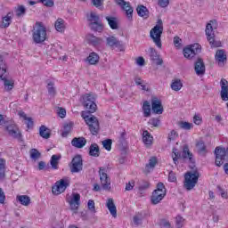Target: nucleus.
Instances as JSON below:
<instances>
[{"label": "nucleus", "instance_id": "42", "mask_svg": "<svg viewBox=\"0 0 228 228\" xmlns=\"http://www.w3.org/2000/svg\"><path fill=\"white\" fill-rule=\"evenodd\" d=\"M12 12H9L3 18L2 28H8V26H10L12 22Z\"/></svg>", "mask_w": 228, "mask_h": 228}, {"label": "nucleus", "instance_id": "20", "mask_svg": "<svg viewBox=\"0 0 228 228\" xmlns=\"http://www.w3.org/2000/svg\"><path fill=\"white\" fill-rule=\"evenodd\" d=\"M107 45L110 47H117L119 51H124V45L122 41H119L115 37H107Z\"/></svg>", "mask_w": 228, "mask_h": 228}, {"label": "nucleus", "instance_id": "14", "mask_svg": "<svg viewBox=\"0 0 228 228\" xmlns=\"http://www.w3.org/2000/svg\"><path fill=\"white\" fill-rule=\"evenodd\" d=\"M69 184V180L61 179L55 183L54 186L52 187V192L53 195H61V193H63V191L67 190Z\"/></svg>", "mask_w": 228, "mask_h": 228}, {"label": "nucleus", "instance_id": "56", "mask_svg": "<svg viewBox=\"0 0 228 228\" xmlns=\"http://www.w3.org/2000/svg\"><path fill=\"white\" fill-rule=\"evenodd\" d=\"M177 136H178L177 132H175V130H172L168 134L167 140L168 142H172L175 140Z\"/></svg>", "mask_w": 228, "mask_h": 228}, {"label": "nucleus", "instance_id": "17", "mask_svg": "<svg viewBox=\"0 0 228 228\" xmlns=\"http://www.w3.org/2000/svg\"><path fill=\"white\" fill-rule=\"evenodd\" d=\"M194 71L197 76H204L206 74V64L202 58H198L194 62Z\"/></svg>", "mask_w": 228, "mask_h": 228}, {"label": "nucleus", "instance_id": "41", "mask_svg": "<svg viewBox=\"0 0 228 228\" xmlns=\"http://www.w3.org/2000/svg\"><path fill=\"white\" fill-rule=\"evenodd\" d=\"M8 66L6 65V61L4 60V56L0 55V73L1 74H8L6 72Z\"/></svg>", "mask_w": 228, "mask_h": 228}, {"label": "nucleus", "instance_id": "23", "mask_svg": "<svg viewBox=\"0 0 228 228\" xmlns=\"http://www.w3.org/2000/svg\"><path fill=\"white\" fill-rule=\"evenodd\" d=\"M71 145L77 149H83L86 145V139L85 137H75L71 141Z\"/></svg>", "mask_w": 228, "mask_h": 228}, {"label": "nucleus", "instance_id": "62", "mask_svg": "<svg viewBox=\"0 0 228 228\" xmlns=\"http://www.w3.org/2000/svg\"><path fill=\"white\" fill-rule=\"evenodd\" d=\"M58 115H59V117H61V118H65V117L67 115V110H65V109H63V108H60Z\"/></svg>", "mask_w": 228, "mask_h": 228}, {"label": "nucleus", "instance_id": "2", "mask_svg": "<svg viewBox=\"0 0 228 228\" xmlns=\"http://www.w3.org/2000/svg\"><path fill=\"white\" fill-rule=\"evenodd\" d=\"M173 154L174 155L172 156V158L175 165H177V161L180 158H182L183 159H188L189 163L195 165V159H193V153L190 151L188 144L183 145L182 155L177 148H173Z\"/></svg>", "mask_w": 228, "mask_h": 228}, {"label": "nucleus", "instance_id": "40", "mask_svg": "<svg viewBox=\"0 0 228 228\" xmlns=\"http://www.w3.org/2000/svg\"><path fill=\"white\" fill-rule=\"evenodd\" d=\"M72 126H74V124H72V123H69V124L64 125L63 131L61 133V136L63 138H67L69 136V134L72 131Z\"/></svg>", "mask_w": 228, "mask_h": 228}, {"label": "nucleus", "instance_id": "6", "mask_svg": "<svg viewBox=\"0 0 228 228\" xmlns=\"http://www.w3.org/2000/svg\"><path fill=\"white\" fill-rule=\"evenodd\" d=\"M199 177H200V174L199 171H194L193 173L188 172L184 175L183 186L185 190L190 191L195 188L197 183H199Z\"/></svg>", "mask_w": 228, "mask_h": 228}, {"label": "nucleus", "instance_id": "61", "mask_svg": "<svg viewBox=\"0 0 228 228\" xmlns=\"http://www.w3.org/2000/svg\"><path fill=\"white\" fill-rule=\"evenodd\" d=\"M136 64L139 65V67H143V65H145V59H143V57H138L136 59Z\"/></svg>", "mask_w": 228, "mask_h": 228}, {"label": "nucleus", "instance_id": "10", "mask_svg": "<svg viewBox=\"0 0 228 228\" xmlns=\"http://www.w3.org/2000/svg\"><path fill=\"white\" fill-rule=\"evenodd\" d=\"M82 104L88 113H95L97 111V104H95V98L92 94H85L82 96Z\"/></svg>", "mask_w": 228, "mask_h": 228}, {"label": "nucleus", "instance_id": "31", "mask_svg": "<svg viewBox=\"0 0 228 228\" xmlns=\"http://www.w3.org/2000/svg\"><path fill=\"white\" fill-rule=\"evenodd\" d=\"M16 200H18L21 206H29L31 204V198L28 195H18Z\"/></svg>", "mask_w": 228, "mask_h": 228}, {"label": "nucleus", "instance_id": "32", "mask_svg": "<svg viewBox=\"0 0 228 228\" xmlns=\"http://www.w3.org/2000/svg\"><path fill=\"white\" fill-rule=\"evenodd\" d=\"M60 159H61V155H53L51 157L50 165L53 170H58L60 165Z\"/></svg>", "mask_w": 228, "mask_h": 228}, {"label": "nucleus", "instance_id": "38", "mask_svg": "<svg viewBox=\"0 0 228 228\" xmlns=\"http://www.w3.org/2000/svg\"><path fill=\"white\" fill-rule=\"evenodd\" d=\"M6 160L4 159H0V179H4L6 177Z\"/></svg>", "mask_w": 228, "mask_h": 228}, {"label": "nucleus", "instance_id": "45", "mask_svg": "<svg viewBox=\"0 0 228 228\" xmlns=\"http://www.w3.org/2000/svg\"><path fill=\"white\" fill-rule=\"evenodd\" d=\"M149 188H151V183H149V181H146V180H142L139 185V191L149 190Z\"/></svg>", "mask_w": 228, "mask_h": 228}, {"label": "nucleus", "instance_id": "46", "mask_svg": "<svg viewBox=\"0 0 228 228\" xmlns=\"http://www.w3.org/2000/svg\"><path fill=\"white\" fill-rule=\"evenodd\" d=\"M158 165V158L151 157L149 160V163L146 164V168H154Z\"/></svg>", "mask_w": 228, "mask_h": 228}, {"label": "nucleus", "instance_id": "55", "mask_svg": "<svg viewBox=\"0 0 228 228\" xmlns=\"http://www.w3.org/2000/svg\"><path fill=\"white\" fill-rule=\"evenodd\" d=\"M176 225H177V228H181L184 225V218H183V216H176Z\"/></svg>", "mask_w": 228, "mask_h": 228}, {"label": "nucleus", "instance_id": "21", "mask_svg": "<svg viewBox=\"0 0 228 228\" xmlns=\"http://www.w3.org/2000/svg\"><path fill=\"white\" fill-rule=\"evenodd\" d=\"M220 85H221V99L222 101H228V81L225 78H222Z\"/></svg>", "mask_w": 228, "mask_h": 228}, {"label": "nucleus", "instance_id": "53", "mask_svg": "<svg viewBox=\"0 0 228 228\" xmlns=\"http://www.w3.org/2000/svg\"><path fill=\"white\" fill-rule=\"evenodd\" d=\"M48 94L50 95H54L56 94V89H54V84L53 82L48 83Z\"/></svg>", "mask_w": 228, "mask_h": 228}, {"label": "nucleus", "instance_id": "13", "mask_svg": "<svg viewBox=\"0 0 228 228\" xmlns=\"http://www.w3.org/2000/svg\"><path fill=\"white\" fill-rule=\"evenodd\" d=\"M6 131L9 136L14 138V140H18L19 142H23L22 133H20V129L17 126L16 124L12 123L6 126Z\"/></svg>", "mask_w": 228, "mask_h": 228}, {"label": "nucleus", "instance_id": "4", "mask_svg": "<svg viewBox=\"0 0 228 228\" xmlns=\"http://www.w3.org/2000/svg\"><path fill=\"white\" fill-rule=\"evenodd\" d=\"M211 23H208L206 26L205 33L207 35V40L209 45L213 47H222V42L215 39V31L216 29V20H211Z\"/></svg>", "mask_w": 228, "mask_h": 228}, {"label": "nucleus", "instance_id": "27", "mask_svg": "<svg viewBox=\"0 0 228 228\" xmlns=\"http://www.w3.org/2000/svg\"><path fill=\"white\" fill-rule=\"evenodd\" d=\"M105 20H107L110 29H118V18L114 16H106Z\"/></svg>", "mask_w": 228, "mask_h": 228}, {"label": "nucleus", "instance_id": "50", "mask_svg": "<svg viewBox=\"0 0 228 228\" xmlns=\"http://www.w3.org/2000/svg\"><path fill=\"white\" fill-rule=\"evenodd\" d=\"M26 14V8L23 5H20L16 10L17 17H22V15Z\"/></svg>", "mask_w": 228, "mask_h": 228}, {"label": "nucleus", "instance_id": "58", "mask_svg": "<svg viewBox=\"0 0 228 228\" xmlns=\"http://www.w3.org/2000/svg\"><path fill=\"white\" fill-rule=\"evenodd\" d=\"M181 42H182V40L180 39L179 37H174L175 47H177V49H181V47H182Z\"/></svg>", "mask_w": 228, "mask_h": 228}, {"label": "nucleus", "instance_id": "5", "mask_svg": "<svg viewBox=\"0 0 228 228\" xmlns=\"http://www.w3.org/2000/svg\"><path fill=\"white\" fill-rule=\"evenodd\" d=\"M37 27L33 30L32 38L35 44H42V42H45V38H47V28L42 22H37Z\"/></svg>", "mask_w": 228, "mask_h": 228}, {"label": "nucleus", "instance_id": "11", "mask_svg": "<svg viewBox=\"0 0 228 228\" xmlns=\"http://www.w3.org/2000/svg\"><path fill=\"white\" fill-rule=\"evenodd\" d=\"M107 172L108 171H106L105 167H100L99 176L102 188L107 191H110V190H111V180L110 179V176H108Z\"/></svg>", "mask_w": 228, "mask_h": 228}, {"label": "nucleus", "instance_id": "64", "mask_svg": "<svg viewBox=\"0 0 228 228\" xmlns=\"http://www.w3.org/2000/svg\"><path fill=\"white\" fill-rule=\"evenodd\" d=\"M25 120L27 121L26 124H27L28 129H31L34 126L33 118H28V119H25Z\"/></svg>", "mask_w": 228, "mask_h": 228}, {"label": "nucleus", "instance_id": "15", "mask_svg": "<svg viewBox=\"0 0 228 228\" xmlns=\"http://www.w3.org/2000/svg\"><path fill=\"white\" fill-rule=\"evenodd\" d=\"M83 170V158L81 155H77L72 159L70 172L72 174H77Z\"/></svg>", "mask_w": 228, "mask_h": 228}, {"label": "nucleus", "instance_id": "59", "mask_svg": "<svg viewBox=\"0 0 228 228\" xmlns=\"http://www.w3.org/2000/svg\"><path fill=\"white\" fill-rule=\"evenodd\" d=\"M168 181L170 183H175L177 181V177H175V173H174L173 171L169 172Z\"/></svg>", "mask_w": 228, "mask_h": 228}, {"label": "nucleus", "instance_id": "51", "mask_svg": "<svg viewBox=\"0 0 228 228\" xmlns=\"http://www.w3.org/2000/svg\"><path fill=\"white\" fill-rule=\"evenodd\" d=\"M148 124H151L153 127H159L160 120L158 118H152L149 120Z\"/></svg>", "mask_w": 228, "mask_h": 228}, {"label": "nucleus", "instance_id": "39", "mask_svg": "<svg viewBox=\"0 0 228 228\" xmlns=\"http://www.w3.org/2000/svg\"><path fill=\"white\" fill-rule=\"evenodd\" d=\"M143 117L149 118L151 117V103L148 101H145L142 104Z\"/></svg>", "mask_w": 228, "mask_h": 228}, {"label": "nucleus", "instance_id": "29", "mask_svg": "<svg viewBox=\"0 0 228 228\" xmlns=\"http://www.w3.org/2000/svg\"><path fill=\"white\" fill-rule=\"evenodd\" d=\"M39 134L41 138H44L45 140H49V138H51V130L47 128V126L42 125L39 128Z\"/></svg>", "mask_w": 228, "mask_h": 228}, {"label": "nucleus", "instance_id": "18", "mask_svg": "<svg viewBox=\"0 0 228 228\" xmlns=\"http://www.w3.org/2000/svg\"><path fill=\"white\" fill-rule=\"evenodd\" d=\"M151 110L155 115H163V104L159 99L156 97L151 99Z\"/></svg>", "mask_w": 228, "mask_h": 228}, {"label": "nucleus", "instance_id": "43", "mask_svg": "<svg viewBox=\"0 0 228 228\" xmlns=\"http://www.w3.org/2000/svg\"><path fill=\"white\" fill-rule=\"evenodd\" d=\"M171 88L175 92H179L183 88V82L181 80L176 79L171 84Z\"/></svg>", "mask_w": 228, "mask_h": 228}, {"label": "nucleus", "instance_id": "33", "mask_svg": "<svg viewBox=\"0 0 228 228\" xmlns=\"http://www.w3.org/2000/svg\"><path fill=\"white\" fill-rule=\"evenodd\" d=\"M137 14L139 17H142L143 19H149V9L145 7L144 5H139L136 8Z\"/></svg>", "mask_w": 228, "mask_h": 228}, {"label": "nucleus", "instance_id": "8", "mask_svg": "<svg viewBox=\"0 0 228 228\" xmlns=\"http://www.w3.org/2000/svg\"><path fill=\"white\" fill-rule=\"evenodd\" d=\"M216 154V167H222L223 163L228 161V147L217 146L215 150Z\"/></svg>", "mask_w": 228, "mask_h": 228}, {"label": "nucleus", "instance_id": "3", "mask_svg": "<svg viewBox=\"0 0 228 228\" xmlns=\"http://www.w3.org/2000/svg\"><path fill=\"white\" fill-rule=\"evenodd\" d=\"M165 197H167V188L165 187V183L159 182L157 183L156 189L151 193V202L153 206H157V204H159Z\"/></svg>", "mask_w": 228, "mask_h": 228}, {"label": "nucleus", "instance_id": "28", "mask_svg": "<svg viewBox=\"0 0 228 228\" xmlns=\"http://www.w3.org/2000/svg\"><path fill=\"white\" fill-rule=\"evenodd\" d=\"M101 154V150L99 149V145L97 143H93L89 147V156H93V158H99Z\"/></svg>", "mask_w": 228, "mask_h": 228}, {"label": "nucleus", "instance_id": "7", "mask_svg": "<svg viewBox=\"0 0 228 228\" xmlns=\"http://www.w3.org/2000/svg\"><path fill=\"white\" fill-rule=\"evenodd\" d=\"M87 20L90 22L89 28H91L93 31H98V33H101V31L104 29V25H102L101 16H99L97 12H91L87 17Z\"/></svg>", "mask_w": 228, "mask_h": 228}, {"label": "nucleus", "instance_id": "24", "mask_svg": "<svg viewBox=\"0 0 228 228\" xmlns=\"http://www.w3.org/2000/svg\"><path fill=\"white\" fill-rule=\"evenodd\" d=\"M106 208L109 209L113 218H117V206H115V202L112 198L107 200Z\"/></svg>", "mask_w": 228, "mask_h": 228}, {"label": "nucleus", "instance_id": "34", "mask_svg": "<svg viewBox=\"0 0 228 228\" xmlns=\"http://www.w3.org/2000/svg\"><path fill=\"white\" fill-rule=\"evenodd\" d=\"M55 29L59 31V33H63L65 31V20L61 18H59L55 21Z\"/></svg>", "mask_w": 228, "mask_h": 228}, {"label": "nucleus", "instance_id": "49", "mask_svg": "<svg viewBox=\"0 0 228 228\" xmlns=\"http://www.w3.org/2000/svg\"><path fill=\"white\" fill-rule=\"evenodd\" d=\"M126 136H127V133H126V130L120 133L118 142L121 145H126Z\"/></svg>", "mask_w": 228, "mask_h": 228}, {"label": "nucleus", "instance_id": "63", "mask_svg": "<svg viewBox=\"0 0 228 228\" xmlns=\"http://www.w3.org/2000/svg\"><path fill=\"white\" fill-rule=\"evenodd\" d=\"M103 2H104V0H92L94 6H95L96 8L102 6Z\"/></svg>", "mask_w": 228, "mask_h": 228}, {"label": "nucleus", "instance_id": "44", "mask_svg": "<svg viewBox=\"0 0 228 228\" xmlns=\"http://www.w3.org/2000/svg\"><path fill=\"white\" fill-rule=\"evenodd\" d=\"M42 154L40 153V151H38V150L37 149H32L30 151V158L31 159H34V161H37V159H40Z\"/></svg>", "mask_w": 228, "mask_h": 228}, {"label": "nucleus", "instance_id": "30", "mask_svg": "<svg viewBox=\"0 0 228 228\" xmlns=\"http://www.w3.org/2000/svg\"><path fill=\"white\" fill-rule=\"evenodd\" d=\"M215 58L218 63H225L227 61V55L224 50H217Z\"/></svg>", "mask_w": 228, "mask_h": 228}, {"label": "nucleus", "instance_id": "12", "mask_svg": "<svg viewBox=\"0 0 228 228\" xmlns=\"http://www.w3.org/2000/svg\"><path fill=\"white\" fill-rule=\"evenodd\" d=\"M200 51H202V46L199 44H194L183 49V56L187 58V60H191V58L199 54Z\"/></svg>", "mask_w": 228, "mask_h": 228}, {"label": "nucleus", "instance_id": "47", "mask_svg": "<svg viewBox=\"0 0 228 228\" xmlns=\"http://www.w3.org/2000/svg\"><path fill=\"white\" fill-rule=\"evenodd\" d=\"M179 126H180L181 129H185L186 131H190V129H191V127H193L192 124L186 122V121L180 122Z\"/></svg>", "mask_w": 228, "mask_h": 228}, {"label": "nucleus", "instance_id": "26", "mask_svg": "<svg viewBox=\"0 0 228 228\" xmlns=\"http://www.w3.org/2000/svg\"><path fill=\"white\" fill-rule=\"evenodd\" d=\"M0 79L4 81V85L6 90H13V81L8 79V73L1 74L0 73Z\"/></svg>", "mask_w": 228, "mask_h": 228}, {"label": "nucleus", "instance_id": "16", "mask_svg": "<svg viewBox=\"0 0 228 228\" xmlns=\"http://www.w3.org/2000/svg\"><path fill=\"white\" fill-rule=\"evenodd\" d=\"M67 202L69 204L71 211L77 212L81 204V195L79 193L73 192L71 198L67 200Z\"/></svg>", "mask_w": 228, "mask_h": 228}, {"label": "nucleus", "instance_id": "19", "mask_svg": "<svg viewBox=\"0 0 228 228\" xmlns=\"http://www.w3.org/2000/svg\"><path fill=\"white\" fill-rule=\"evenodd\" d=\"M116 3L118 6L122 7L126 13V17L131 20V19H133V7L129 5V3L125 2L124 0H116Z\"/></svg>", "mask_w": 228, "mask_h": 228}, {"label": "nucleus", "instance_id": "54", "mask_svg": "<svg viewBox=\"0 0 228 228\" xmlns=\"http://www.w3.org/2000/svg\"><path fill=\"white\" fill-rule=\"evenodd\" d=\"M87 208L89 211H92V213H95V202L93 200H88Z\"/></svg>", "mask_w": 228, "mask_h": 228}, {"label": "nucleus", "instance_id": "36", "mask_svg": "<svg viewBox=\"0 0 228 228\" xmlns=\"http://www.w3.org/2000/svg\"><path fill=\"white\" fill-rule=\"evenodd\" d=\"M197 150H198V153L200 156H206L208 150H206V144H204V142L200 141L197 144H196Z\"/></svg>", "mask_w": 228, "mask_h": 228}, {"label": "nucleus", "instance_id": "48", "mask_svg": "<svg viewBox=\"0 0 228 228\" xmlns=\"http://www.w3.org/2000/svg\"><path fill=\"white\" fill-rule=\"evenodd\" d=\"M113 143V141L111 139H107L102 141V145L106 151H111V145Z\"/></svg>", "mask_w": 228, "mask_h": 228}, {"label": "nucleus", "instance_id": "35", "mask_svg": "<svg viewBox=\"0 0 228 228\" xmlns=\"http://www.w3.org/2000/svg\"><path fill=\"white\" fill-rule=\"evenodd\" d=\"M87 61L90 65H97L99 63V54L93 52L87 57Z\"/></svg>", "mask_w": 228, "mask_h": 228}, {"label": "nucleus", "instance_id": "22", "mask_svg": "<svg viewBox=\"0 0 228 228\" xmlns=\"http://www.w3.org/2000/svg\"><path fill=\"white\" fill-rule=\"evenodd\" d=\"M150 59L155 65H163V59L159 58V54L154 48H150Z\"/></svg>", "mask_w": 228, "mask_h": 228}, {"label": "nucleus", "instance_id": "52", "mask_svg": "<svg viewBox=\"0 0 228 228\" xmlns=\"http://www.w3.org/2000/svg\"><path fill=\"white\" fill-rule=\"evenodd\" d=\"M39 3H42V4H44V6H46L47 8H53V6H54L53 0H39Z\"/></svg>", "mask_w": 228, "mask_h": 228}, {"label": "nucleus", "instance_id": "25", "mask_svg": "<svg viewBox=\"0 0 228 228\" xmlns=\"http://www.w3.org/2000/svg\"><path fill=\"white\" fill-rule=\"evenodd\" d=\"M86 38L87 43L90 44V45H94V47L102 44V39L94 36L93 34H88Z\"/></svg>", "mask_w": 228, "mask_h": 228}, {"label": "nucleus", "instance_id": "9", "mask_svg": "<svg viewBox=\"0 0 228 228\" xmlns=\"http://www.w3.org/2000/svg\"><path fill=\"white\" fill-rule=\"evenodd\" d=\"M161 35H163V26L156 25L150 31V37L152 38L155 45L161 49Z\"/></svg>", "mask_w": 228, "mask_h": 228}, {"label": "nucleus", "instance_id": "37", "mask_svg": "<svg viewBox=\"0 0 228 228\" xmlns=\"http://www.w3.org/2000/svg\"><path fill=\"white\" fill-rule=\"evenodd\" d=\"M152 138L149 131L145 130L142 132V142L145 145H151L152 143Z\"/></svg>", "mask_w": 228, "mask_h": 228}, {"label": "nucleus", "instance_id": "57", "mask_svg": "<svg viewBox=\"0 0 228 228\" xmlns=\"http://www.w3.org/2000/svg\"><path fill=\"white\" fill-rule=\"evenodd\" d=\"M170 4V0H159V6L167 8Z\"/></svg>", "mask_w": 228, "mask_h": 228}, {"label": "nucleus", "instance_id": "60", "mask_svg": "<svg viewBox=\"0 0 228 228\" xmlns=\"http://www.w3.org/2000/svg\"><path fill=\"white\" fill-rule=\"evenodd\" d=\"M134 188V181H131L128 183H126L125 190L126 191H131Z\"/></svg>", "mask_w": 228, "mask_h": 228}, {"label": "nucleus", "instance_id": "1", "mask_svg": "<svg viewBox=\"0 0 228 228\" xmlns=\"http://www.w3.org/2000/svg\"><path fill=\"white\" fill-rule=\"evenodd\" d=\"M90 113L87 111H82L81 117L84 118L86 124L88 125L89 131L94 136H97L99 134V119L95 116H91Z\"/></svg>", "mask_w": 228, "mask_h": 228}]
</instances>
